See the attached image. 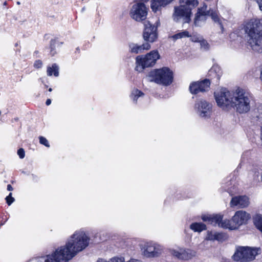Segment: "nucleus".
I'll return each mask as SVG.
<instances>
[{"instance_id": "f257e3e1", "label": "nucleus", "mask_w": 262, "mask_h": 262, "mask_svg": "<svg viewBox=\"0 0 262 262\" xmlns=\"http://www.w3.org/2000/svg\"><path fill=\"white\" fill-rule=\"evenodd\" d=\"M89 238L82 231H77L70 237L65 246L53 253L38 257L36 262H67L89 245Z\"/></svg>"}, {"instance_id": "f03ea898", "label": "nucleus", "mask_w": 262, "mask_h": 262, "mask_svg": "<svg viewBox=\"0 0 262 262\" xmlns=\"http://www.w3.org/2000/svg\"><path fill=\"white\" fill-rule=\"evenodd\" d=\"M248 45L254 51L262 52V19H251L244 27Z\"/></svg>"}, {"instance_id": "7ed1b4c3", "label": "nucleus", "mask_w": 262, "mask_h": 262, "mask_svg": "<svg viewBox=\"0 0 262 262\" xmlns=\"http://www.w3.org/2000/svg\"><path fill=\"white\" fill-rule=\"evenodd\" d=\"M251 98L245 90L238 88L234 90V96L232 108L240 114L246 113L251 108Z\"/></svg>"}, {"instance_id": "20e7f679", "label": "nucleus", "mask_w": 262, "mask_h": 262, "mask_svg": "<svg viewBox=\"0 0 262 262\" xmlns=\"http://www.w3.org/2000/svg\"><path fill=\"white\" fill-rule=\"evenodd\" d=\"M180 6L174 8L173 19L178 21L182 19L184 23L190 21L191 10L198 5V0H180Z\"/></svg>"}, {"instance_id": "39448f33", "label": "nucleus", "mask_w": 262, "mask_h": 262, "mask_svg": "<svg viewBox=\"0 0 262 262\" xmlns=\"http://www.w3.org/2000/svg\"><path fill=\"white\" fill-rule=\"evenodd\" d=\"M148 78L149 81L168 85L172 81V72L166 67L155 69L150 72Z\"/></svg>"}, {"instance_id": "423d86ee", "label": "nucleus", "mask_w": 262, "mask_h": 262, "mask_svg": "<svg viewBox=\"0 0 262 262\" xmlns=\"http://www.w3.org/2000/svg\"><path fill=\"white\" fill-rule=\"evenodd\" d=\"M217 104L223 109H231L233 104L234 91H229L226 88L216 90L214 93Z\"/></svg>"}, {"instance_id": "0eeeda50", "label": "nucleus", "mask_w": 262, "mask_h": 262, "mask_svg": "<svg viewBox=\"0 0 262 262\" xmlns=\"http://www.w3.org/2000/svg\"><path fill=\"white\" fill-rule=\"evenodd\" d=\"M159 58L160 55L157 50L151 51L145 56H138L136 58L135 70L139 72H141L145 68L154 66Z\"/></svg>"}, {"instance_id": "6e6552de", "label": "nucleus", "mask_w": 262, "mask_h": 262, "mask_svg": "<svg viewBox=\"0 0 262 262\" xmlns=\"http://www.w3.org/2000/svg\"><path fill=\"white\" fill-rule=\"evenodd\" d=\"M259 251L258 248L238 247L232 257L234 260L238 262H249L255 259Z\"/></svg>"}, {"instance_id": "1a4fd4ad", "label": "nucleus", "mask_w": 262, "mask_h": 262, "mask_svg": "<svg viewBox=\"0 0 262 262\" xmlns=\"http://www.w3.org/2000/svg\"><path fill=\"white\" fill-rule=\"evenodd\" d=\"M250 217V214L246 211L244 210L237 211L231 220H227L226 221L227 224L225 226L230 230L236 229L241 225L246 224Z\"/></svg>"}, {"instance_id": "9d476101", "label": "nucleus", "mask_w": 262, "mask_h": 262, "mask_svg": "<svg viewBox=\"0 0 262 262\" xmlns=\"http://www.w3.org/2000/svg\"><path fill=\"white\" fill-rule=\"evenodd\" d=\"M207 6L205 4H204L203 7L198 8L194 18V23L195 26H200V23L202 21H205L208 16H210L215 22H220V18L217 12L211 9L207 10Z\"/></svg>"}, {"instance_id": "9b49d317", "label": "nucleus", "mask_w": 262, "mask_h": 262, "mask_svg": "<svg viewBox=\"0 0 262 262\" xmlns=\"http://www.w3.org/2000/svg\"><path fill=\"white\" fill-rule=\"evenodd\" d=\"M142 250L144 256L154 258L159 257L162 253L163 248L157 243L149 242L143 245Z\"/></svg>"}, {"instance_id": "f8f14e48", "label": "nucleus", "mask_w": 262, "mask_h": 262, "mask_svg": "<svg viewBox=\"0 0 262 262\" xmlns=\"http://www.w3.org/2000/svg\"><path fill=\"white\" fill-rule=\"evenodd\" d=\"M144 29L143 33V39L146 42L152 43L158 38L157 26L152 24L149 21L144 22Z\"/></svg>"}, {"instance_id": "ddd939ff", "label": "nucleus", "mask_w": 262, "mask_h": 262, "mask_svg": "<svg viewBox=\"0 0 262 262\" xmlns=\"http://www.w3.org/2000/svg\"><path fill=\"white\" fill-rule=\"evenodd\" d=\"M169 252L172 256L183 260H188L196 255L194 250L182 247L170 249Z\"/></svg>"}, {"instance_id": "4468645a", "label": "nucleus", "mask_w": 262, "mask_h": 262, "mask_svg": "<svg viewBox=\"0 0 262 262\" xmlns=\"http://www.w3.org/2000/svg\"><path fill=\"white\" fill-rule=\"evenodd\" d=\"M147 15V8L143 3H137L133 6L130 11V17L137 21L144 20Z\"/></svg>"}, {"instance_id": "2eb2a0df", "label": "nucleus", "mask_w": 262, "mask_h": 262, "mask_svg": "<svg viewBox=\"0 0 262 262\" xmlns=\"http://www.w3.org/2000/svg\"><path fill=\"white\" fill-rule=\"evenodd\" d=\"M211 104L205 100H201L195 104L198 114L202 118H209L211 114Z\"/></svg>"}, {"instance_id": "dca6fc26", "label": "nucleus", "mask_w": 262, "mask_h": 262, "mask_svg": "<svg viewBox=\"0 0 262 262\" xmlns=\"http://www.w3.org/2000/svg\"><path fill=\"white\" fill-rule=\"evenodd\" d=\"M210 82L208 79H205L200 82H194L190 84L189 90L191 93L196 94L199 92L208 91L209 90Z\"/></svg>"}, {"instance_id": "f3484780", "label": "nucleus", "mask_w": 262, "mask_h": 262, "mask_svg": "<svg viewBox=\"0 0 262 262\" xmlns=\"http://www.w3.org/2000/svg\"><path fill=\"white\" fill-rule=\"evenodd\" d=\"M223 216L221 215H204L202 216V219L203 221L208 222L210 224L214 226L218 225L220 227L228 228L225 225H227V223L226 221L227 220L223 221Z\"/></svg>"}, {"instance_id": "a211bd4d", "label": "nucleus", "mask_w": 262, "mask_h": 262, "mask_svg": "<svg viewBox=\"0 0 262 262\" xmlns=\"http://www.w3.org/2000/svg\"><path fill=\"white\" fill-rule=\"evenodd\" d=\"M250 204L249 198L246 195H238L233 197L230 202L231 207L245 208Z\"/></svg>"}, {"instance_id": "6ab92c4d", "label": "nucleus", "mask_w": 262, "mask_h": 262, "mask_svg": "<svg viewBox=\"0 0 262 262\" xmlns=\"http://www.w3.org/2000/svg\"><path fill=\"white\" fill-rule=\"evenodd\" d=\"M129 51L133 54H139L143 53L145 50H148L151 48V46L148 42H145L141 45L135 43H130L128 45Z\"/></svg>"}, {"instance_id": "aec40b11", "label": "nucleus", "mask_w": 262, "mask_h": 262, "mask_svg": "<svg viewBox=\"0 0 262 262\" xmlns=\"http://www.w3.org/2000/svg\"><path fill=\"white\" fill-rule=\"evenodd\" d=\"M253 224L256 228L262 233V214L256 213L253 216Z\"/></svg>"}, {"instance_id": "412c9836", "label": "nucleus", "mask_w": 262, "mask_h": 262, "mask_svg": "<svg viewBox=\"0 0 262 262\" xmlns=\"http://www.w3.org/2000/svg\"><path fill=\"white\" fill-rule=\"evenodd\" d=\"M190 228L194 232H201L206 230V225L202 223H194L190 225Z\"/></svg>"}, {"instance_id": "4be33fe9", "label": "nucleus", "mask_w": 262, "mask_h": 262, "mask_svg": "<svg viewBox=\"0 0 262 262\" xmlns=\"http://www.w3.org/2000/svg\"><path fill=\"white\" fill-rule=\"evenodd\" d=\"M58 67L56 63H54L52 67H48L47 68V75L49 76H51L53 74L56 77L58 76L59 72H58Z\"/></svg>"}, {"instance_id": "5701e85b", "label": "nucleus", "mask_w": 262, "mask_h": 262, "mask_svg": "<svg viewBox=\"0 0 262 262\" xmlns=\"http://www.w3.org/2000/svg\"><path fill=\"white\" fill-rule=\"evenodd\" d=\"M209 73L210 75H212L213 74H215L216 78L219 79L222 75V72L220 67H219L217 65H214L210 69Z\"/></svg>"}, {"instance_id": "b1692460", "label": "nucleus", "mask_w": 262, "mask_h": 262, "mask_svg": "<svg viewBox=\"0 0 262 262\" xmlns=\"http://www.w3.org/2000/svg\"><path fill=\"white\" fill-rule=\"evenodd\" d=\"M254 113L257 121L262 124V103L256 107Z\"/></svg>"}, {"instance_id": "393cba45", "label": "nucleus", "mask_w": 262, "mask_h": 262, "mask_svg": "<svg viewBox=\"0 0 262 262\" xmlns=\"http://www.w3.org/2000/svg\"><path fill=\"white\" fill-rule=\"evenodd\" d=\"M143 96L144 93L137 89L133 90L131 95V97L135 102H137L138 98L142 97Z\"/></svg>"}, {"instance_id": "a878e982", "label": "nucleus", "mask_w": 262, "mask_h": 262, "mask_svg": "<svg viewBox=\"0 0 262 262\" xmlns=\"http://www.w3.org/2000/svg\"><path fill=\"white\" fill-rule=\"evenodd\" d=\"M190 35L189 33L187 31H183L181 32L178 33L172 36V38L174 40L180 39L182 38L188 37H190Z\"/></svg>"}, {"instance_id": "bb28decb", "label": "nucleus", "mask_w": 262, "mask_h": 262, "mask_svg": "<svg viewBox=\"0 0 262 262\" xmlns=\"http://www.w3.org/2000/svg\"><path fill=\"white\" fill-rule=\"evenodd\" d=\"M201 48L204 51H207L210 48V46L207 40L204 39L203 38H201L200 41Z\"/></svg>"}, {"instance_id": "cd10ccee", "label": "nucleus", "mask_w": 262, "mask_h": 262, "mask_svg": "<svg viewBox=\"0 0 262 262\" xmlns=\"http://www.w3.org/2000/svg\"><path fill=\"white\" fill-rule=\"evenodd\" d=\"M216 234V232L208 231L206 239L209 241L215 240Z\"/></svg>"}, {"instance_id": "c85d7f7f", "label": "nucleus", "mask_w": 262, "mask_h": 262, "mask_svg": "<svg viewBox=\"0 0 262 262\" xmlns=\"http://www.w3.org/2000/svg\"><path fill=\"white\" fill-rule=\"evenodd\" d=\"M56 42V40L55 39H52L50 41L51 53L52 55H54L56 53L54 51Z\"/></svg>"}, {"instance_id": "c756f323", "label": "nucleus", "mask_w": 262, "mask_h": 262, "mask_svg": "<svg viewBox=\"0 0 262 262\" xmlns=\"http://www.w3.org/2000/svg\"><path fill=\"white\" fill-rule=\"evenodd\" d=\"M39 143L46 147H49L50 146L48 141L43 137H39Z\"/></svg>"}, {"instance_id": "7c9ffc66", "label": "nucleus", "mask_w": 262, "mask_h": 262, "mask_svg": "<svg viewBox=\"0 0 262 262\" xmlns=\"http://www.w3.org/2000/svg\"><path fill=\"white\" fill-rule=\"evenodd\" d=\"M6 200L8 205H10L15 200L14 198L12 196L11 192L6 198Z\"/></svg>"}, {"instance_id": "2f4dec72", "label": "nucleus", "mask_w": 262, "mask_h": 262, "mask_svg": "<svg viewBox=\"0 0 262 262\" xmlns=\"http://www.w3.org/2000/svg\"><path fill=\"white\" fill-rule=\"evenodd\" d=\"M225 238V235L222 233L216 232L215 240L219 241H223Z\"/></svg>"}, {"instance_id": "473e14b6", "label": "nucleus", "mask_w": 262, "mask_h": 262, "mask_svg": "<svg viewBox=\"0 0 262 262\" xmlns=\"http://www.w3.org/2000/svg\"><path fill=\"white\" fill-rule=\"evenodd\" d=\"M17 154L20 159H23L25 156V152L23 148H19L17 150Z\"/></svg>"}, {"instance_id": "72a5a7b5", "label": "nucleus", "mask_w": 262, "mask_h": 262, "mask_svg": "<svg viewBox=\"0 0 262 262\" xmlns=\"http://www.w3.org/2000/svg\"><path fill=\"white\" fill-rule=\"evenodd\" d=\"M202 37L200 36L194 35L191 37V40L193 42H200Z\"/></svg>"}, {"instance_id": "f704fd0d", "label": "nucleus", "mask_w": 262, "mask_h": 262, "mask_svg": "<svg viewBox=\"0 0 262 262\" xmlns=\"http://www.w3.org/2000/svg\"><path fill=\"white\" fill-rule=\"evenodd\" d=\"M42 65V63L40 60H36L34 63V67L37 69L40 68Z\"/></svg>"}, {"instance_id": "c9c22d12", "label": "nucleus", "mask_w": 262, "mask_h": 262, "mask_svg": "<svg viewBox=\"0 0 262 262\" xmlns=\"http://www.w3.org/2000/svg\"><path fill=\"white\" fill-rule=\"evenodd\" d=\"M258 4L260 10L262 11V0H255Z\"/></svg>"}, {"instance_id": "e433bc0d", "label": "nucleus", "mask_w": 262, "mask_h": 262, "mask_svg": "<svg viewBox=\"0 0 262 262\" xmlns=\"http://www.w3.org/2000/svg\"><path fill=\"white\" fill-rule=\"evenodd\" d=\"M7 190L8 191H12L13 190V187L10 184L7 185Z\"/></svg>"}, {"instance_id": "4c0bfd02", "label": "nucleus", "mask_w": 262, "mask_h": 262, "mask_svg": "<svg viewBox=\"0 0 262 262\" xmlns=\"http://www.w3.org/2000/svg\"><path fill=\"white\" fill-rule=\"evenodd\" d=\"M47 105H49L51 103V100L50 99H48L46 102Z\"/></svg>"}, {"instance_id": "58836bf2", "label": "nucleus", "mask_w": 262, "mask_h": 262, "mask_svg": "<svg viewBox=\"0 0 262 262\" xmlns=\"http://www.w3.org/2000/svg\"><path fill=\"white\" fill-rule=\"evenodd\" d=\"M260 79L262 80V67H261V70H260Z\"/></svg>"}, {"instance_id": "ea45409f", "label": "nucleus", "mask_w": 262, "mask_h": 262, "mask_svg": "<svg viewBox=\"0 0 262 262\" xmlns=\"http://www.w3.org/2000/svg\"><path fill=\"white\" fill-rule=\"evenodd\" d=\"M48 91H49V92H52V88H50V89L48 90Z\"/></svg>"}, {"instance_id": "a19ab883", "label": "nucleus", "mask_w": 262, "mask_h": 262, "mask_svg": "<svg viewBox=\"0 0 262 262\" xmlns=\"http://www.w3.org/2000/svg\"><path fill=\"white\" fill-rule=\"evenodd\" d=\"M20 3L19 2H17V5H20Z\"/></svg>"}, {"instance_id": "79ce46f5", "label": "nucleus", "mask_w": 262, "mask_h": 262, "mask_svg": "<svg viewBox=\"0 0 262 262\" xmlns=\"http://www.w3.org/2000/svg\"><path fill=\"white\" fill-rule=\"evenodd\" d=\"M39 80H41L42 82H43V80H42V78H40Z\"/></svg>"}, {"instance_id": "37998d69", "label": "nucleus", "mask_w": 262, "mask_h": 262, "mask_svg": "<svg viewBox=\"0 0 262 262\" xmlns=\"http://www.w3.org/2000/svg\"><path fill=\"white\" fill-rule=\"evenodd\" d=\"M48 86L47 85H45V88H47Z\"/></svg>"}]
</instances>
